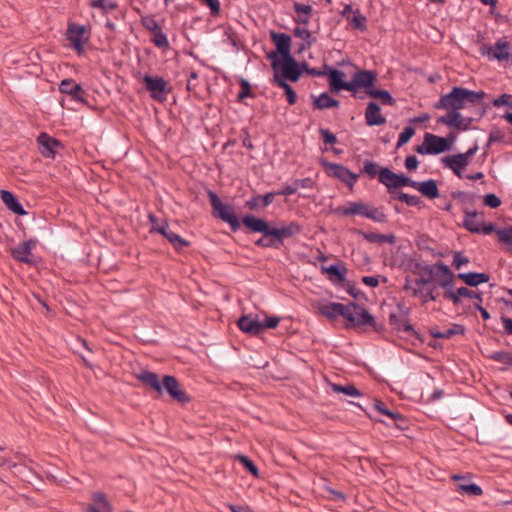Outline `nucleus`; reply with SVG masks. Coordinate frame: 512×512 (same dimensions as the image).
Returning a JSON list of instances; mask_svg holds the SVG:
<instances>
[{
    "instance_id": "20e7f679",
    "label": "nucleus",
    "mask_w": 512,
    "mask_h": 512,
    "mask_svg": "<svg viewBox=\"0 0 512 512\" xmlns=\"http://www.w3.org/2000/svg\"><path fill=\"white\" fill-rule=\"evenodd\" d=\"M360 173L367 175L370 179L378 176V181L387 188L391 197L397 194L398 191H395V189L406 186L412 187L414 181L403 173H395L388 167L378 169V164L372 160L364 161Z\"/></svg>"
},
{
    "instance_id": "bb28decb",
    "label": "nucleus",
    "mask_w": 512,
    "mask_h": 512,
    "mask_svg": "<svg viewBox=\"0 0 512 512\" xmlns=\"http://www.w3.org/2000/svg\"><path fill=\"white\" fill-rule=\"evenodd\" d=\"M412 188L417 189L423 196L428 199L438 198L440 193L437 185V181L429 179L422 182L413 181Z\"/></svg>"
},
{
    "instance_id": "f704fd0d",
    "label": "nucleus",
    "mask_w": 512,
    "mask_h": 512,
    "mask_svg": "<svg viewBox=\"0 0 512 512\" xmlns=\"http://www.w3.org/2000/svg\"><path fill=\"white\" fill-rule=\"evenodd\" d=\"M163 236L169 241L176 251H181L183 248L191 245L188 240L183 239L177 233L173 232L170 227L167 229L166 235Z\"/></svg>"
},
{
    "instance_id": "a18cd8bd",
    "label": "nucleus",
    "mask_w": 512,
    "mask_h": 512,
    "mask_svg": "<svg viewBox=\"0 0 512 512\" xmlns=\"http://www.w3.org/2000/svg\"><path fill=\"white\" fill-rule=\"evenodd\" d=\"M237 459L239 460V462L244 466V468L249 472L251 473L253 476H258L259 475V469L258 467L256 466V464L247 456L245 455H242V454H239L237 456Z\"/></svg>"
},
{
    "instance_id": "4468645a",
    "label": "nucleus",
    "mask_w": 512,
    "mask_h": 512,
    "mask_svg": "<svg viewBox=\"0 0 512 512\" xmlns=\"http://www.w3.org/2000/svg\"><path fill=\"white\" fill-rule=\"evenodd\" d=\"M318 309L320 314L329 320H335L339 316L343 317L347 321H352L353 319L350 303L348 305H344L338 302H329L321 305Z\"/></svg>"
},
{
    "instance_id": "79ce46f5",
    "label": "nucleus",
    "mask_w": 512,
    "mask_h": 512,
    "mask_svg": "<svg viewBox=\"0 0 512 512\" xmlns=\"http://www.w3.org/2000/svg\"><path fill=\"white\" fill-rule=\"evenodd\" d=\"M392 199L399 200L406 203L408 206L415 207L422 203V200L417 195H409L404 192H397L396 195L392 196Z\"/></svg>"
},
{
    "instance_id": "e433bc0d",
    "label": "nucleus",
    "mask_w": 512,
    "mask_h": 512,
    "mask_svg": "<svg viewBox=\"0 0 512 512\" xmlns=\"http://www.w3.org/2000/svg\"><path fill=\"white\" fill-rule=\"evenodd\" d=\"M331 389L335 393H342V394H345V395H348L351 397L362 396V392L353 384L341 385V384L332 383Z\"/></svg>"
},
{
    "instance_id": "774afa93",
    "label": "nucleus",
    "mask_w": 512,
    "mask_h": 512,
    "mask_svg": "<svg viewBox=\"0 0 512 512\" xmlns=\"http://www.w3.org/2000/svg\"><path fill=\"white\" fill-rule=\"evenodd\" d=\"M245 207L251 211L261 209L260 195H254L245 202Z\"/></svg>"
},
{
    "instance_id": "6ab92c4d",
    "label": "nucleus",
    "mask_w": 512,
    "mask_h": 512,
    "mask_svg": "<svg viewBox=\"0 0 512 512\" xmlns=\"http://www.w3.org/2000/svg\"><path fill=\"white\" fill-rule=\"evenodd\" d=\"M38 150L44 158L54 159L56 156V149L61 145V142L51 137L48 133L42 132L37 138Z\"/></svg>"
},
{
    "instance_id": "412c9836",
    "label": "nucleus",
    "mask_w": 512,
    "mask_h": 512,
    "mask_svg": "<svg viewBox=\"0 0 512 512\" xmlns=\"http://www.w3.org/2000/svg\"><path fill=\"white\" fill-rule=\"evenodd\" d=\"M389 325L393 330L398 332H405L410 336H414L416 339L422 341L420 334L413 328L412 324L409 321V318L397 316V313H391L389 315Z\"/></svg>"
},
{
    "instance_id": "f03ea898",
    "label": "nucleus",
    "mask_w": 512,
    "mask_h": 512,
    "mask_svg": "<svg viewBox=\"0 0 512 512\" xmlns=\"http://www.w3.org/2000/svg\"><path fill=\"white\" fill-rule=\"evenodd\" d=\"M485 96L486 93L482 90L474 91L454 86L449 93L441 95L440 99L433 105L438 110H449L446 115L437 119V123L453 127L458 131H467L475 119L463 117L460 110L465 108L467 103L481 104Z\"/></svg>"
},
{
    "instance_id": "9d476101",
    "label": "nucleus",
    "mask_w": 512,
    "mask_h": 512,
    "mask_svg": "<svg viewBox=\"0 0 512 512\" xmlns=\"http://www.w3.org/2000/svg\"><path fill=\"white\" fill-rule=\"evenodd\" d=\"M512 45L505 39H499L495 45H483L480 48L482 55H487L490 59L498 61H506L512 64Z\"/></svg>"
},
{
    "instance_id": "9b49d317",
    "label": "nucleus",
    "mask_w": 512,
    "mask_h": 512,
    "mask_svg": "<svg viewBox=\"0 0 512 512\" xmlns=\"http://www.w3.org/2000/svg\"><path fill=\"white\" fill-rule=\"evenodd\" d=\"M66 38L70 42L69 46L78 55H81L84 52L85 44L89 41L88 30L84 25L69 23L66 30Z\"/></svg>"
},
{
    "instance_id": "69168bd1",
    "label": "nucleus",
    "mask_w": 512,
    "mask_h": 512,
    "mask_svg": "<svg viewBox=\"0 0 512 512\" xmlns=\"http://www.w3.org/2000/svg\"><path fill=\"white\" fill-rule=\"evenodd\" d=\"M279 322H280V318L277 316L266 317L265 321L261 322L262 333L266 329H275L278 326Z\"/></svg>"
},
{
    "instance_id": "603ef678",
    "label": "nucleus",
    "mask_w": 512,
    "mask_h": 512,
    "mask_svg": "<svg viewBox=\"0 0 512 512\" xmlns=\"http://www.w3.org/2000/svg\"><path fill=\"white\" fill-rule=\"evenodd\" d=\"M451 197L458 200L461 204H472L475 200V195L468 194L464 191H453L451 192Z\"/></svg>"
},
{
    "instance_id": "0e129e2a",
    "label": "nucleus",
    "mask_w": 512,
    "mask_h": 512,
    "mask_svg": "<svg viewBox=\"0 0 512 512\" xmlns=\"http://www.w3.org/2000/svg\"><path fill=\"white\" fill-rule=\"evenodd\" d=\"M469 262H470L469 258L466 257L465 255H463L462 252H460V251L454 252L452 265L456 269H460L463 265H467Z\"/></svg>"
},
{
    "instance_id": "2eb2a0df",
    "label": "nucleus",
    "mask_w": 512,
    "mask_h": 512,
    "mask_svg": "<svg viewBox=\"0 0 512 512\" xmlns=\"http://www.w3.org/2000/svg\"><path fill=\"white\" fill-rule=\"evenodd\" d=\"M352 321H348L354 327L371 326L376 329L375 317L361 304L350 302Z\"/></svg>"
},
{
    "instance_id": "864d4df0",
    "label": "nucleus",
    "mask_w": 512,
    "mask_h": 512,
    "mask_svg": "<svg viewBox=\"0 0 512 512\" xmlns=\"http://www.w3.org/2000/svg\"><path fill=\"white\" fill-rule=\"evenodd\" d=\"M460 295H463V297L475 299V303H482L483 302V294L482 292H475L467 287H459V293Z\"/></svg>"
},
{
    "instance_id": "338daca9",
    "label": "nucleus",
    "mask_w": 512,
    "mask_h": 512,
    "mask_svg": "<svg viewBox=\"0 0 512 512\" xmlns=\"http://www.w3.org/2000/svg\"><path fill=\"white\" fill-rule=\"evenodd\" d=\"M511 99H512V95L504 93L501 96H499L498 98L493 99L492 104L495 107L507 105L512 108V103L510 102Z\"/></svg>"
},
{
    "instance_id": "39448f33",
    "label": "nucleus",
    "mask_w": 512,
    "mask_h": 512,
    "mask_svg": "<svg viewBox=\"0 0 512 512\" xmlns=\"http://www.w3.org/2000/svg\"><path fill=\"white\" fill-rule=\"evenodd\" d=\"M464 213V219L462 226L470 233L474 234H483L490 235L493 232H496L499 238V242L506 245L507 250L512 253V226L505 227L503 229H496V225L494 223L482 224L480 227L478 224L474 223V218H479V221H482L484 218L483 212H478L476 210H470L468 208L462 209Z\"/></svg>"
},
{
    "instance_id": "49530a36",
    "label": "nucleus",
    "mask_w": 512,
    "mask_h": 512,
    "mask_svg": "<svg viewBox=\"0 0 512 512\" xmlns=\"http://www.w3.org/2000/svg\"><path fill=\"white\" fill-rule=\"evenodd\" d=\"M91 7L101 9L104 13L115 10L118 5L115 2H107V0H93Z\"/></svg>"
},
{
    "instance_id": "a878e982",
    "label": "nucleus",
    "mask_w": 512,
    "mask_h": 512,
    "mask_svg": "<svg viewBox=\"0 0 512 512\" xmlns=\"http://www.w3.org/2000/svg\"><path fill=\"white\" fill-rule=\"evenodd\" d=\"M0 198L10 211L18 216H24L27 211L24 210L23 206L19 202L18 198L9 190H0Z\"/></svg>"
},
{
    "instance_id": "72a5a7b5",
    "label": "nucleus",
    "mask_w": 512,
    "mask_h": 512,
    "mask_svg": "<svg viewBox=\"0 0 512 512\" xmlns=\"http://www.w3.org/2000/svg\"><path fill=\"white\" fill-rule=\"evenodd\" d=\"M347 20L350 22L353 29L359 30L360 32L367 30V17L361 13L359 8L353 11L352 16H347Z\"/></svg>"
},
{
    "instance_id": "aec40b11",
    "label": "nucleus",
    "mask_w": 512,
    "mask_h": 512,
    "mask_svg": "<svg viewBox=\"0 0 512 512\" xmlns=\"http://www.w3.org/2000/svg\"><path fill=\"white\" fill-rule=\"evenodd\" d=\"M59 91L63 94L69 95L74 101L86 103L84 98L86 92L74 79H63L59 84Z\"/></svg>"
},
{
    "instance_id": "37998d69",
    "label": "nucleus",
    "mask_w": 512,
    "mask_h": 512,
    "mask_svg": "<svg viewBox=\"0 0 512 512\" xmlns=\"http://www.w3.org/2000/svg\"><path fill=\"white\" fill-rule=\"evenodd\" d=\"M489 359L503 363L507 366H512V352L509 351H495L487 356Z\"/></svg>"
},
{
    "instance_id": "e2e57ef3",
    "label": "nucleus",
    "mask_w": 512,
    "mask_h": 512,
    "mask_svg": "<svg viewBox=\"0 0 512 512\" xmlns=\"http://www.w3.org/2000/svg\"><path fill=\"white\" fill-rule=\"evenodd\" d=\"M294 36L302 38L307 41L308 45H311L316 39L312 37L311 32L306 28L296 27L293 31Z\"/></svg>"
},
{
    "instance_id": "58836bf2",
    "label": "nucleus",
    "mask_w": 512,
    "mask_h": 512,
    "mask_svg": "<svg viewBox=\"0 0 512 512\" xmlns=\"http://www.w3.org/2000/svg\"><path fill=\"white\" fill-rule=\"evenodd\" d=\"M148 219L151 223V227L149 229L150 234L159 233L161 235H166V231L169 228V224L166 221L159 223L158 218L153 213H149Z\"/></svg>"
},
{
    "instance_id": "423d86ee",
    "label": "nucleus",
    "mask_w": 512,
    "mask_h": 512,
    "mask_svg": "<svg viewBox=\"0 0 512 512\" xmlns=\"http://www.w3.org/2000/svg\"><path fill=\"white\" fill-rule=\"evenodd\" d=\"M437 270L440 274L436 277V283L439 287L444 289L443 297L450 300L453 305H459L462 301L461 297H463V295L458 294L459 288L456 290L454 289L455 274L445 263L437 265Z\"/></svg>"
},
{
    "instance_id": "473e14b6",
    "label": "nucleus",
    "mask_w": 512,
    "mask_h": 512,
    "mask_svg": "<svg viewBox=\"0 0 512 512\" xmlns=\"http://www.w3.org/2000/svg\"><path fill=\"white\" fill-rule=\"evenodd\" d=\"M273 83L284 90L286 99L290 105H294L297 102V93L295 90L278 74L274 75Z\"/></svg>"
},
{
    "instance_id": "7c9ffc66",
    "label": "nucleus",
    "mask_w": 512,
    "mask_h": 512,
    "mask_svg": "<svg viewBox=\"0 0 512 512\" xmlns=\"http://www.w3.org/2000/svg\"><path fill=\"white\" fill-rule=\"evenodd\" d=\"M354 232L361 235L366 241L370 243L394 244L396 242V236L393 233L379 234L375 232H366L362 229H354Z\"/></svg>"
},
{
    "instance_id": "a211bd4d",
    "label": "nucleus",
    "mask_w": 512,
    "mask_h": 512,
    "mask_svg": "<svg viewBox=\"0 0 512 512\" xmlns=\"http://www.w3.org/2000/svg\"><path fill=\"white\" fill-rule=\"evenodd\" d=\"M442 262H437L433 265H422L419 262H415L413 264L414 268L412 269L413 274H421L424 273L427 277H421L415 280V284L418 287H425L428 284H431L433 280L436 281V277L439 276V271L437 270V265Z\"/></svg>"
},
{
    "instance_id": "4d7b16f0",
    "label": "nucleus",
    "mask_w": 512,
    "mask_h": 512,
    "mask_svg": "<svg viewBox=\"0 0 512 512\" xmlns=\"http://www.w3.org/2000/svg\"><path fill=\"white\" fill-rule=\"evenodd\" d=\"M141 22L142 25L152 34L162 29L159 23L152 16L143 17Z\"/></svg>"
},
{
    "instance_id": "c85d7f7f",
    "label": "nucleus",
    "mask_w": 512,
    "mask_h": 512,
    "mask_svg": "<svg viewBox=\"0 0 512 512\" xmlns=\"http://www.w3.org/2000/svg\"><path fill=\"white\" fill-rule=\"evenodd\" d=\"M322 273L328 275V278L333 283H343L346 281L347 268L344 265L333 264L328 267L323 266L321 268Z\"/></svg>"
},
{
    "instance_id": "052dcab7",
    "label": "nucleus",
    "mask_w": 512,
    "mask_h": 512,
    "mask_svg": "<svg viewBox=\"0 0 512 512\" xmlns=\"http://www.w3.org/2000/svg\"><path fill=\"white\" fill-rule=\"evenodd\" d=\"M390 419L398 429L405 430L407 428V418L403 414L393 412Z\"/></svg>"
},
{
    "instance_id": "bf43d9fd",
    "label": "nucleus",
    "mask_w": 512,
    "mask_h": 512,
    "mask_svg": "<svg viewBox=\"0 0 512 512\" xmlns=\"http://www.w3.org/2000/svg\"><path fill=\"white\" fill-rule=\"evenodd\" d=\"M390 419L398 429L405 430L407 428V418L403 414L393 412Z\"/></svg>"
},
{
    "instance_id": "a19ab883",
    "label": "nucleus",
    "mask_w": 512,
    "mask_h": 512,
    "mask_svg": "<svg viewBox=\"0 0 512 512\" xmlns=\"http://www.w3.org/2000/svg\"><path fill=\"white\" fill-rule=\"evenodd\" d=\"M367 219H370L377 223H386L388 221L387 215L383 212L382 208L371 207L368 205L366 212Z\"/></svg>"
},
{
    "instance_id": "ea45409f",
    "label": "nucleus",
    "mask_w": 512,
    "mask_h": 512,
    "mask_svg": "<svg viewBox=\"0 0 512 512\" xmlns=\"http://www.w3.org/2000/svg\"><path fill=\"white\" fill-rule=\"evenodd\" d=\"M456 490L459 493L467 494L470 496H480L483 494L482 488L475 483H469V484L458 483L456 485Z\"/></svg>"
},
{
    "instance_id": "ddd939ff",
    "label": "nucleus",
    "mask_w": 512,
    "mask_h": 512,
    "mask_svg": "<svg viewBox=\"0 0 512 512\" xmlns=\"http://www.w3.org/2000/svg\"><path fill=\"white\" fill-rule=\"evenodd\" d=\"M37 244L38 240L35 238L21 242L11 249V257L17 262L34 265L35 261L33 259L32 250L36 248Z\"/></svg>"
},
{
    "instance_id": "393cba45",
    "label": "nucleus",
    "mask_w": 512,
    "mask_h": 512,
    "mask_svg": "<svg viewBox=\"0 0 512 512\" xmlns=\"http://www.w3.org/2000/svg\"><path fill=\"white\" fill-rule=\"evenodd\" d=\"M441 162L459 178H463L462 170L469 165L459 154L444 156L441 158Z\"/></svg>"
},
{
    "instance_id": "c756f323",
    "label": "nucleus",
    "mask_w": 512,
    "mask_h": 512,
    "mask_svg": "<svg viewBox=\"0 0 512 512\" xmlns=\"http://www.w3.org/2000/svg\"><path fill=\"white\" fill-rule=\"evenodd\" d=\"M424 138L429 149V155H438L447 151V145L443 137L425 133Z\"/></svg>"
},
{
    "instance_id": "6e6552de",
    "label": "nucleus",
    "mask_w": 512,
    "mask_h": 512,
    "mask_svg": "<svg viewBox=\"0 0 512 512\" xmlns=\"http://www.w3.org/2000/svg\"><path fill=\"white\" fill-rule=\"evenodd\" d=\"M143 83L146 90L149 92L150 97L159 102L166 101L168 94L172 90L169 82L161 76H151L146 74L143 77Z\"/></svg>"
},
{
    "instance_id": "5fc2aeb1",
    "label": "nucleus",
    "mask_w": 512,
    "mask_h": 512,
    "mask_svg": "<svg viewBox=\"0 0 512 512\" xmlns=\"http://www.w3.org/2000/svg\"><path fill=\"white\" fill-rule=\"evenodd\" d=\"M465 327L462 324H452V326L443 331V339H450L454 335H464Z\"/></svg>"
},
{
    "instance_id": "dca6fc26",
    "label": "nucleus",
    "mask_w": 512,
    "mask_h": 512,
    "mask_svg": "<svg viewBox=\"0 0 512 512\" xmlns=\"http://www.w3.org/2000/svg\"><path fill=\"white\" fill-rule=\"evenodd\" d=\"M325 74L328 76L329 88L332 93H337L341 90H347L351 92L353 87L350 82L344 81L345 73L339 69L332 68L328 65H324Z\"/></svg>"
},
{
    "instance_id": "8fccbe9b",
    "label": "nucleus",
    "mask_w": 512,
    "mask_h": 512,
    "mask_svg": "<svg viewBox=\"0 0 512 512\" xmlns=\"http://www.w3.org/2000/svg\"><path fill=\"white\" fill-rule=\"evenodd\" d=\"M263 236L255 241V245L262 248L279 249L277 242L271 236L261 233Z\"/></svg>"
},
{
    "instance_id": "f3484780",
    "label": "nucleus",
    "mask_w": 512,
    "mask_h": 512,
    "mask_svg": "<svg viewBox=\"0 0 512 512\" xmlns=\"http://www.w3.org/2000/svg\"><path fill=\"white\" fill-rule=\"evenodd\" d=\"M377 73L372 70H358L354 73L351 84V92H355L357 88H364L366 94L375 88Z\"/></svg>"
},
{
    "instance_id": "4c0bfd02",
    "label": "nucleus",
    "mask_w": 512,
    "mask_h": 512,
    "mask_svg": "<svg viewBox=\"0 0 512 512\" xmlns=\"http://www.w3.org/2000/svg\"><path fill=\"white\" fill-rule=\"evenodd\" d=\"M432 283L433 284H432L431 288L426 293H424V291H423L424 287H418L416 289H413V296L421 297L423 304L427 303L428 301H435L437 299L438 295L435 294L434 291L436 289V286H438V284L435 283V280H433Z\"/></svg>"
},
{
    "instance_id": "3c124183",
    "label": "nucleus",
    "mask_w": 512,
    "mask_h": 512,
    "mask_svg": "<svg viewBox=\"0 0 512 512\" xmlns=\"http://www.w3.org/2000/svg\"><path fill=\"white\" fill-rule=\"evenodd\" d=\"M152 42L158 48H168L169 41L165 33H163L162 29L153 33Z\"/></svg>"
},
{
    "instance_id": "6e6d98bb",
    "label": "nucleus",
    "mask_w": 512,
    "mask_h": 512,
    "mask_svg": "<svg viewBox=\"0 0 512 512\" xmlns=\"http://www.w3.org/2000/svg\"><path fill=\"white\" fill-rule=\"evenodd\" d=\"M483 203L485 206L496 209L501 206V199L494 193H488L483 197Z\"/></svg>"
},
{
    "instance_id": "0eeeda50",
    "label": "nucleus",
    "mask_w": 512,
    "mask_h": 512,
    "mask_svg": "<svg viewBox=\"0 0 512 512\" xmlns=\"http://www.w3.org/2000/svg\"><path fill=\"white\" fill-rule=\"evenodd\" d=\"M320 164L329 177L336 178L345 183L350 190L353 189L359 178V174L350 171L346 166L342 164L332 163L326 159H321Z\"/></svg>"
},
{
    "instance_id": "f8f14e48",
    "label": "nucleus",
    "mask_w": 512,
    "mask_h": 512,
    "mask_svg": "<svg viewBox=\"0 0 512 512\" xmlns=\"http://www.w3.org/2000/svg\"><path fill=\"white\" fill-rule=\"evenodd\" d=\"M277 65L274 71H281V78L285 81L289 80L291 82H297L301 77V69L299 66V62L291 55L285 58H281L276 61Z\"/></svg>"
},
{
    "instance_id": "1a4fd4ad",
    "label": "nucleus",
    "mask_w": 512,
    "mask_h": 512,
    "mask_svg": "<svg viewBox=\"0 0 512 512\" xmlns=\"http://www.w3.org/2000/svg\"><path fill=\"white\" fill-rule=\"evenodd\" d=\"M271 39L276 46L275 51L267 54L272 68H275L279 59L291 56V36L287 33L271 32Z\"/></svg>"
},
{
    "instance_id": "7ed1b4c3",
    "label": "nucleus",
    "mask_w": 512,
    "mask_h": 512,
    "mask_svg": "<svg viewBox=\"0 0 512 512\" xmlns=\"http://www.w3.org/2000/svg\"><path fill=\"white\" fill-rule=\"evenodd\" d=\"M137 379L145 386L163 395L166 392L173 401L185 405L191 401V397L181 389L180 383L175 376L164 375L160 380L159 375L150 370H143L137 375Z\"/></svg>"
},
{
    "instance_id": "13d9d810",
    "label": "nucleus",
    "mask_w": 512,
    "mask_h": 512,
    "mask_svg": "<svg viewBox=\"0 0 512 512\" xmlns=\"http://www.w3.org/2000/svg\"><path fill=\"white\" fill-rule=\"evenodd\" d=\"M319 133L326 145H333L338 141L337 136L327 128H319Z\"/></svg>"
},
{
    "instance_id": "f257e3e1",
    "label": "nucleus",
    "mask_w": 512,
    "mask_h": 512,
    "mask_svg": "<svg viewBox=\"0 0 512 512\" xmlns=\"http://www.w3.org/2000/svg\"><path fill=\"white\" fill-rule=\"evenodd\" d=\"M207 194L212 206L213 216L227 223L233 232H237L243 224L250 232L265 233L267 236L274 238L279 249L284 245L286 238L294 237L302 232V226L296 221H291L279 228H273L265 219L251 214L243 216L240 220L233 206L222 203L214 191L208 190Z\"/></svg>"
},
{
    "instance_id": "09e8293b",
    "label": "nucleus",
    "mask_w": 512,
    "mask_h": 512,
    "mask_svg": "<svg viewBox=\"0 0 512 512\" xmlns=\"http://www.w3.org/2000/svg\"><path fill=\"white\" fill-rule=\"evenodd\" d=\"M350 208H351V214L352 215H359L362 217H366V212L368 209V204L361 202V201H351Z\"/></svg>"
},
{
    "instance_id": "de8ad7c7",
    "label": "nucleus",
    "mask_w": 512,
    "mask_h": 512,
    "mask_svg": "<svg viewBox=\"0 0 512 512\" xmlns=\"http://www.w3.org/2000/svg\"><path fill=\"white\" fill-rule=\"evenodd\" d=\"M415 129L412 126H407L403 129V131L399 134L397 148L403 146L408 143L410 139L414 136Z\"/></svg>"
},
{
    "instance_id": "2f4dec72",
    "label": "nucleus",
    "mask_w": 512,
    "mask_h": 512,
    "mask_svg": "<svg viewBox=\"0 0 512 512\" xmlns=\"http://www.w3.org/2000/svg\"><path fill=\"white\" fill-rule=\"evenodd\" d=\"M313 109L324 110L330 108H338L340 102L331 97L327 92L321 93L318 97H314L312 102Z\"/></svg>"
},
{
    "instance_id": "cd10ccee",
    "label": "nucleus",
    "mask_w": 512,
    "mask_h": 512,
    "mask_svg": "<svg viewBox=\"0 0 512 512\" xmlns=\"http://www.w3.org/2000/svg\"><path fill=\"white\" fill-rule=\"evenodd\" d=\"M462 280L467 286L477 287L480 284L487 283L490 280V275L488 273H479V272H467V273H458L455 278Z\"/></svg>"
},
{
    "instance_id": "5701e85b",
    "label": "nucleus",
    "mask_w": 512,
    "mask_h": 512,
    "mask_svg": "<svg viewBox=\"0 0 512 512\" xmlns=\"http://www.w3.org/2000/svg\"><path fill=\"white\" fill-rule=\"evenodd\" d=\"M365 120L368 126H381L387 122L386 118L381 114L380 105L374 101L369 102L366 107Z\"/></svg>"
},
{
    "instance_id": "b1692460",
    "label": "nucleus",
    "mask_w": 512,
    "mask_h": 512,
    "mask_svg": "<svg viewBox=\"0 0 512 512\" xmlns=\"http://www.w3.org/2000/svg\"><path fill=\"white\" fill-rule=\"evenodd\" d=\"M237 325L241 331L252 336H258L262 333L261 321L253 318L251 315L241 316L237 321Z\"/></svg>"
},
{
    "instance_id": "c03bdc74",
    "label": "nucleus",
    "mask_w": 512,
    "mask_h": 512,
    "mask_svg": "<svg viewBox=\"0 0 512 512\" xmlns=\"http://www.w3.org/2000/svg\"><path fill=\"white\" fill-rule=\"evenodd\" d=\"M239 84H240L241 90L237 95V102L241 103L247 97H255V95L252 93L251 84L247 79L241 78L239 81Z\"/></svg>"
},
{
    "instance_id": "680f3d73",
    "label": "nucleus",
    "mask_w": 512,
    "mask_h": 512,
    "mask_svg": "<svg viewBox=\"0 0 512 512\" xmlns=\"http://www.w3.org/2000/svg\"><path fill=\"white\" fill-rule=\"evenodd\" d=\"M293 9L296 14H304L309 19L313 13V7L309 4H302L299 2H294Z\"/></svg>"
},
{
    "instance_id": "c9c22d12",
    "label": "nucleus",
    "mask_w": 512,
    "mask_h": 512,
    "mask_svg": "<svg viewBox=\"0 0 512 512\" xmlns=\"http://www.w3.org/2000/svg\"><path fill=\"white\" fill-rule=\"evenodd\" d=\"M368 95L372 98L379 99L383 105L394 106L396 103L395 98L392 97L388 90L374 88L368 91Z\"/></svg>"
},
{
    "instance_id": "4be33fe9",
    "label": "nucleus",
    "mask_w": 512,
    "mask_h": 512,
    "mask_svg": "<svg viewBox=\"0 0 512 512\" xmlns=\"http://www.w3.org/2000/svg\"><path fill=\"white\" fill-rule=\"evenodd\" d=\"M92 503L89 504L85 512H113V507L105 493L97 491L92 493Z\"/></svg>"
}]
</instances>
